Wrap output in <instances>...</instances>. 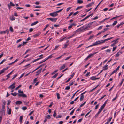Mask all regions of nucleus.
Instances as JSON below:
<instances>
[{
  "label": "nucleus",
  "instance_id": "nucleus-1",
  "mask_svg": "<svg viewBox=\"0 0 124 124\" xmlns=\"http://www.w3.org/2000/svg\"><path fill=\"white\" fill-rule=\"evenodd\" d=\"M113 38V37H111L109 38H108L107 39L104 40H99L93 43L94 46L96 45L101 44L103 43H105L106 41L110 40Z\"/></svg>",
  "mask_w": 124,
  "mask_h": 124
},
{
  "label": "nucleus",
  "instance_id": "nucleus-13",
  "mask_svg": "<svg viewBox=\"0 0 124 124\" xmlns=\"http://www.w3.org/2000/svg\"><path fill=\"white\" fill-rule=\"evenodd\" d=\"M119 39V38H117L116 40H113L111 41V42H114L115 44H116L118 42V41L117 40Z\"/></svg>",
  "mask_w": 124,
  "mask_h": 124
},
{
  "label": "nucleus",
  "instance_id": "nucleus-56",
  "mask_svg": "<svg viewBox=\"0 0 124 124\" xmlns=\"http://www.w3.org/2000/svg\"><path fill=\"white\" fill-rule=\"evenodd\" d=\"M49 26V25L48 24H47L46 25V26L45 27V28L43 29V30L45 31L47 27L48 26Z\"/></svg>",
  "mask_w": 124,
  "mask_h": 124
},
{
  "label": "nucleus",
  "instance_id": "nucleus-34",
  "mask_svg": "<svg viewBox=\"0 0 124 124\" xmlns=\"http://www.w3.org/2000/svg\"><path fill=\"white\" fill-rule=\"evenodd\" d=\"M117 21H115L114 23H113V24H112V25L113 26H114L115 25H116V23H117Z\"/></svg>",
  "mask_w": 124,
  "mask_h": 124
},
{
  "label": "nucleus",
  "instance_id": "nucleus-44",
  "mask_svg": "<svg viewBox=\"0 0 124 124\" xmlns=\"http://www.w3.org/2000/svg\"><path fill=\"white\" fill-rule=\"evenodd\" d=\"M62 117V116L61 115H59L58 116H57L56 117V118H61Z\"/></svg>",
  "mask_w": 124,
  "mask_h": 124
},
{
  "label": "nucleus",
  "instance_id": "nucleus-5",
  "mask_svg": "<svg viewBox=\"0 0 124 124\" xmlns=\"http://www.w3.org/2000/svg\"><path fill=\"white\" fill-rule=\"evenodd\" d=\"M49 15L51 16L54 17H55L57 16L58 15V14L56 12H55L52 13H50L49 14Z\"/></svg>",
  "mask_w": 124,
  "mask_h": 124
},
{
  "label": "nucleus",
  "instance_id": "nucleus-64",
  "mask_svg": "<svg viewBox=\"0 0 124 124\" xmlns=\"http://www.w3.org/2000/svg\"><path fill=\"white\" fill-rule=\"evenodd\" d=\"M102 26H100V27H99L97 29V30H100V29H102Z\"/></svg>",
  "mask_w": 124,
  "mask_h": 124
},
{
  "label": "nucleus",
  "instance_id": "nucleus-31",
  "mask_svg": "<svg viewBox=\"0 0 124 124\" xmlns=\"http://www.w3.org/2000/svg\"><path fill=\"white\" fill-rule=\"evenodd\" d=\"M57 98L58 99H59L60 98V94L58 93H56Z\"/></svg>",
  "mask_w": 124,
  "mask_h": 124
},
{
  "label": "nucleus",
  "instance_id": "nucleus-10",
  "mask_svg": "<svg viewBox=\"0 0 124 124\" xmlns=\"http://www.w3.org/2000/svg\"><path fill=\"white\" fill-rule=\"evenodd\" d=\"M41 34V33L40 32H39L36 34H34L33 35V37H38L39 35H40Z\"/></svg>",
  "mask_w": 124,
  "mask_h": 124
},
{
  "label": "nucleus",
  "instance_id": "nucleus-6",
  "mask_svg": "<svg viewBox=\"0 0 124 124\" xmlns=\"http://www.w3.org/2000/svg\"><path fill=\"white\" fill-rule=\"evenodd\" d=\"M9 67H7L6 68H3L1 71H0V75L3 73L5 71L7 70Z\"/></svg>",
  "mask_w": 124,
  "mask_h": 124
},
{
  "label": "nucleus",
  "instance_id": "nucleus-28",
  "mask_svg": "<svg viewBox=\"0 0 124 124\" xmlns=\"http://www.w3.org/2000/svg\"><path fill=\"white\" fill-rule=\"evenodd\" d=\"M70 88V86H68L67 87H66L65 89V90H69Z\"/></svg>",
  "mask_w": 124,
  "mask_h": 124
},
{
  "label": "nucleus",
  "instance_id": "nucleus-27",
  "mask_svg": "<svg viewBox=\"0 0 124 124\" xmlns=\"http://www.w3.org/2000/svg\"><path fill=\"white\" fill-rule=\"evenodd\" d=\"M58 71V70H55V71H54L53 72H52L51 73V75H52L53 74H55Z\"/></svg>",
  "mask_w": 124,
  "mask_h": 124
},
{
  "label": "nucleus",
  "instance_id": "nucleus-24",
  "mask_svg": "<svg viewBox=\"0 0 124 124\" xmlns=\"http://www.w3.org/2000/svg\"><path fill=\"white\" fill-rule=\"evenodd\" d=\"M6 33V31H2L0 32V34H5Z\"/></svg>",
  "mask_w": 124,
  "mask_h": 124
},
{
  "label": "nucleus",
  "instance_id": "nucleus-7",
  "mask_svg": "<svg viewBox=\"0 0 124 124\" xmlns=\"http://www.w3.org/2000/svg\"><path fill=\"white\" fill-rule=\"evenodd\" d=\"M47 19L49 20L52 21L54 22H56L57 20V18H48Z\"/></svg>",
  "mask_w": 124,
  "mask_h": 124
},
{
  "label": "nucleus",
  "instance_id": "nucleus-49",
  "mask_svg": "<svg viewBox=\"0 0 124 124\" xmlns=\"http://www.w3.org/2000/svg\"><path fill=\"white\" fill-rule=\"evenodd\" d=\"M24 104H25V105H27L29 103L28 102H26V101H24L23 102Z\"/></svg>",
  "mask_w": 124,
  "mask_h": 124
},
{
  "label": "nucleus",
  "instance_id": "nucleus-54",
  "mask_svg": "<svg viewBox=\"0 0 124 124\" xmlns=\"http://www.w3.org/2000/svg\"><path fill=\"white\" fill-rule=\"evenodd\" d=\"M92 110H90L89 112L87 113V114L85 115V117H86L91 111Z\"/></svg>",
  "mask_w": 124,
  "mask_h": 124
},
{
  "label": "nucleus",
  "instance_id": "nucleus-39",
  "mask_svg": "<svg viewBox=\"0 0 124 124\" xmlns=\"http://www.w3.org/2000/svg\"><path fill=\"white\" fill-rule=\"evenodd\" d=\"M3 110H2L0 111V116H2L3 115Z\"/></svg>",
  "mask_w": 124,
  "mask_h": 124
},
{
  "label": "nucleus",
  "instance_id": "nucleus-48",
  "mask_svg": "<svg viewBox=\"0 0 124 124\" xmlns=\"http://www.w3.org/2000/svg\"><path fill=\"white\" fill-rule=\"evenodd\" d=\"M94 36V35H92L89 38V39H88V40H89L92 39L93 38V37Z\"/></svg>",
  "mask_w": 124,
  "mask_h": 124
},
{
  "label": "nucleus",
  "instance_id": "nucleus-18",
  "mask_svg": "<svg viewBox=\"0 0 124 124\" xmlns=\"http://www.w3.org/2000/svg\"><path fill=\"white\" fill-rule=\"evenodd\" d=\"M22 103V102L21 101H16V105H17L18 104H21Z\"/></svg>",
  "mask_w": 124,
  "mask_h": 124
},
{
  "label": "nucleus",
  "instance_id": "nucleus-14",
  "mask_svg": "<svg viewBox=\"0 0 124 124\" xmlns=\"http://www.w3.org/2000/svg\"><path fill=\"white\" fill-rule=\"evenodd\" d=\"M42 70V69L41 68H40L38 71H37L36 72V73H37V74L36 75L37 76L41 72Z\"/></svg>",
  "mask_w": 124,
  "mask_h": 124
},
{
  "label": "nucleus",
  "instance_id": "nucleus-61",
  "mask_svg": "<svg viewBox=\"0 0 124 124\" xmlns=\"http://www.w3.org/2000/svg\"><path fill=\"white\" fill-rule=\"evenodd\" d=\"M75 73H73V74L71 75V77L70 78L71 79H72L73 77L74 76Z\"/></svg>",
  "mask_w": 124,
  "mask_h": 124
},
{
  "label": "nucleus",
  "instance_id": "nucleus-23",
  "mask_svg": "<svg viewBox=\"0 0 124 124\" xmlns=\"http://www.w3.org/2000/svg\"><path fill=\"white\" fill-rule=\"evenodd\" d=\"M96 77L95 76H93L90 78V79H91L92 80H95V78Z\"/></svg>",
  "mask_w": 124,
  "mask_h": 124
},
{
  "label": "nucleus",
  "instance_id": "nucleus-51",
  "mask_svg": "<svg viewBox=\"0 0 124 124\" xmlns=\"http://www.w3.org/2000/svg\"><path fill=\"white\" fill-rule=\"evenodd\" d=\"M75 111V109H74L70 113V115H72V114L74 113Z\"/></svg>",
  "mask_w": 124,
  "mask_h": 124
},
{
  "label": "nucleus",
  "instance_id": "nucleus-57",
  "mask_svg": "<svg viewBox=\"0 0 124 124\" xmlns=\"http://www.w3.org/2000/svg\"><path fill=\"white\" fill-rule=\"evenodd\" d=\"M11 102V101L10 100H8V103L7 104V105L8 106L10 104Z\"/></svg>",
  "mask_w": 124,
  "mask_h": 124
},
{
  "label": "nucleus",
  "instance_id": "nucleus-9",
  "mask_svg": "<svg viewBox=\"0 0 124 124\" xmlns=\"http://www.w3.org/2000/svg\"><path fill=\"white\" fill-rule=\"evenodd\" d=\"M122 52L121 51H119L116 54L115 57H118L119 55L122 53Z\"/></svg>",
  "mask_w": 124,
  "mask_h": 124
},
{
  "label": "nucleus",
  "instance_id": "nucleus-46",
  "mask_svg": "<svg viewBox=\"0 0 124 124\" xmlns=\"http://www.w3.org/2000/svg\"><path fill=\"white\" fill-rule=\"evenodd\" d=\"M79 90H78L73 95V96H72V97L71 98V99H73L74 97V96H75L76 94L78 92V91H79Z\"/></svg>",
  "mask_w": 124,
  "mask_h": 124
},
{
  "label": "nucleus",
  "instance_id": "nucleus-47",
  "mask_svg": "<svg viewBox=\"0 0 124 124\" xmlns=\"http://www.w3.org/2000/svg\"><path fill=\"white\" fill-rule=\"evenodd\" d=\"M18 93H23V92L21 91V89L19 90L18 91Z\"/></svg>",
  "mask_w": 124,
  "mask_h": 124
},
{
  "label": "nucleus",
  "instance_id": "nucleus-58",
  "mask_svg": "<svg viewBox=\"0 0 124 124\" xmlns=\"http://www.w3.org/2000/svg\"><path fill=\"white\" fill-rule=\"evenodd\" d=\"M79 12L78 11H77L76 12L74 13L73 14V16H75L79 13Z\"/></svg>",
  "mask_w": 124,
  "mask_h": 124
},
{
  "label": "nucleus",
  "instance_id": "nucleus-26",
  "mask_svg": "<svg viewBox=\"0 0 124 124\" xmlns=\"http://www.w3.org/2000/svg\"><path fill=\"white\" fill-rule=\"evenodd\" d=\"M93 13H92V14L88 15L87 16H86L85 17V20L87 18L89 17L90 16H91L92 15H93Z\"/></svg>",
  "mask_w": 124,
  "mask_h": 124
},
{
  "label": "nucleus",
  "instance_id": "nucleus-59",
  "mask_svg": "<svg viewBox=\"0 0 124 124\" xmlns=\"http://www.w3.org/2000/svg\"><path fill=\"white\" fill-rule=\"evenodd\" d=\"M37 78H36L34 79V81L33 84L35 83L36 82V81H37Z\"/></svg>",
  "mask_w": 124,
  "mask_h": 124
},
{
  "label": "nucleus",
  "instance_id": "nucleus-42",
  "mask_svg": "<svg viewBox=\"0 0 124 124\" xmlns=\"http://www.w3.org/2000/svg\"><path fill=\"white\" fill-rule=\"evenodd\" d=\"M108 46H105L102 48H101V50H103L106 48H108Z\"/></svg>",
  "mask_w": 124,
  "mask_h": 124
},
{
  "label": "nucleus",
  "instance_id": "nucleus-22",
  "mask_svg": "<svg viewBox=\"0 0 124 124\" xmlns=\"http://www.w3.org/2000/svg\"><path fill=\"white\" fill-rule=\"evenodd\" d=\"M56 116V111L55 110H54V114L53 115V116L54 117H55Z\"/></svg>",
  "mask_w": 124,
  "mask_h": 124
},
{
  "label": "nucleus",
  "instance_id": "nucleus-8",
  "mask_svg": "<svg viewBox=\"0 0 124 124\" xmlns=\"http://www.w3.org/2000/svg\"><path fill=\"white\" fill-rule=\"evenodd\" d=\"M97 53L98 52H96L93 53L92 54H90L88 56L89 58H90L91 57H93L95 54Z\"/></svg>",
  "mask_w": 124,
  "mask_h": 124
},
{
  "label": "nucleus",
  "instance_id": "nucleus-32",
  "mask_svg": "<svg viewBox=\"0 0 124 124\" xmlns=\"http://www.w3.org/2000/svg\"><path fill=\"white\" fill-rule=\"evenodd\" d=\"M58 73L56 74H55L54 75L53 77L52 78H55L58 75Z\"/></svg>",
  "mask_w": 124,
  "mask_h": 124
},
{
  "label": "nucleus",
  "instance_id": "nucleus-17",
  "mask_svg": "<svg viewBox=\"0 0 124 124\" xmlns=\"http://www.w3.org/2000/svg\"><path fill=\"white\" fill-rule=\"evenodd\" d=\"M83 1L81 0H77V3L79 4H81L83 3Z\"/></svg>",
  "mask_w": 124,
  "mask_h": 124
},
{
  "label": "nucleus",
  "instance_id": "nucleus-12",
  "mask_svg": "<svg viewBox=\"0 0 124 124\" xmlns=\"http://www.w3.org/2000/svg\"><path fill=\"white\" fill-rule=\"evenodd\" d=\"M108 66V65L107 64H106L104 67H103V70H107L108 69V68L107 67Z\"/></svg>",
  "mask_w": 124,
  "mask_h": 124
},
{
  "label": "nucleus",
  "instance_id": "nucleus-3",
  "mask_svg": "<svg viewBox=\"0 0 124 124\" xmlns=\"http://www.w3.org/2000/svg\"><path fill=\"white\" fill-rule=\"evenodd\" d=\"M85 31V29L84 28V26H83L82 27H81L77 30L76 31V32H83Z\"/></svg>",
  "mask_w": 124,
  "mask_h": 124
},
{
  "label": "nucleus",
  "instance_id": "nucleus-30",
  "mask_svg": "<svg viewBox=\"0 0 124 124\" xmlns=\"http://www.w3.org/2000/svg\"><path fill=\"white\" fill-rule=\"evenodd\" d=\"M46 118L48 119H50L51 118L50 116V115H48L47 116H45Z\"/></svg>",
  "mask_w": 124,
  "mask_h": 124
},
{
  "label": "nucleus",
  "instance_id": "nucleus-33",
  "mask_svg": "<svg viewBox=\"0 0 124 124\" xmlns=\"http://www.w3.org/2000/svg\"><path fill=\"white\" fill-rule=\"evenodd\" d=\"M9 5L11 6H14L15 5V4H13L12 2H10Z\"/></svg>",
  "mask_w": 124,
  "mask_h": 124
},
{
  "label": "nucleus",
  "instance_id": "nucleus-19",
  "mask_svg": "<svg viewBox=\"0 0 124 124\" xmlns=\"http://www.w3.org/2000/svg\"><path fill=\"white\" fill-rule=\"evenodd\" d=\"M22 120H23V116H20V119H19V121L20 123H22Z\"/></svg>",
  "mask_w": 124,
  "mask_h": 124
},
{
  "label": "nucleus",
  "instance_id": "nucleus-45",
  "mask_svg": "<svg viewBox=\"0 0 124 124\" xmlns=\"http://www.w3.org/2000/svg\"><path fill=\"white\" fill-rule=\"evenodd\" d=\"M6 59H4L0 63V65L2 64L4 62L6 61Z\"/></svg>",
  "mask_w": 124,
  "mask_h": 124
},
{
  "label": "nucleus",
  "instance_id": "nucleus-16",
  "mask_svg": "<svg viewBox=\"0 0 124 124\" xmlns=\"http://www.w3.org/2000/svg\"><path fill=\"white\" fill-rule=\"evenodd\" d=\"M38 21H36V22H35L33 23H32L31 24V26H33L34 25L36 24H37L38 23Z\"/></svg>",
  "mask_w": 124,
  "mask_h": 124
},
{
  "label": "nucleus",
  "instance_id": "nucleus-52",
  "mask_svg": "<svg viewBox=\"0 0 124 124\" xmlns=\"http://www.w3.org/2000/svg\"><path fill=\"white\" fill-rule=\"evenodd\" d=\"M75 82V81H73L72 82V83H70L69 85V86H71L73 85L74 84V83Z\"/></svg>",
  "mask_w": 124,
  "mask_h": 124
},
{
  "label": "nucleus",
  "instance_id": "nucleus-11",
  "mask_svg": "<svg viewBox=\"0 0 124 124\" xmlns=\"http://www.w3.org/2000/svg\"><path fill=\"white\" fill-rule=\"evenodd\" d=\"M15 18L14 17L13 15H12L11 16H10V19L11 21L14 20H15Z\"/></svg>",
  "mask_w": 124,
  "mask_h": 124
},
{
  "label": "nucleus",
  "instance_id": "nucleus-43",
  "mask_svg": "<svg viewBox=\"0 0 124 124\" xmlns=\"http://www.w3.org/2000/svg\"><path fill=\"white\" fill-rule=\"evenodd\" d=\"M84 28L85 29V30H86V29L89 28L87 26V25H84Z\"/></svg>",
  "mask_w": 124,
  "mask_h": 124
},
{
  "label": "nucleus",
  "instance_id": "nucleus-15",
  "mask_svg": "<svg viewBox=\"0 0 124 124\" xmlns=\"http://www.w3.org/2000/svg\"><path fill=\"white\" fill-rule=\"evenodd\" d=\"M94 2H91V3H89V4H88L87 5H86V7H89L91 6L92 5L94 4Z\"/></svg>",
  "mask_w": 124,
  "mask_h": 124
},
{
  "label": "nucleus",
  "instance_id": "nucleus-60",
  "mask_svg": "<svg viewBox=\"0 0 124 124\" xmlns=\"http://www.w3.org/2000/svg\"><path fill=\"white\" fill-rule=\"evenodd\" d=\"M17 76V74H16L15 75H14L13 77L12 78V79H14Z\"/></svg>",
  "mask_w": 124,
  "mask_h": 124
},
{
  "label": "nucleus",
  "instance_id": "nucleus-62",
  "mask_svg": "<svg viewBox=\"0 0 124 124\" xmlns=\"http://www.w3.org/2000/svg\"><path fill=\"white\" fill-rule=\"evenodd\" d=\"M10 31L11 32H13V29L12 27H10Z\"/></svg>",
  "mask_w": 124,
  "mask_h": 124
},
{
  "label": "nucleus",
  "instance_id": "nucleus-20",
  "mask_svg": "<svg viewBox=\"0 0 124 124\" xmlns=\"http://www.w3.org/2000/svg\"><path fill=\"white\" fill-rule=\"evenodd\" d=\"M65 67V64H63V65L61 66V67L60 68V70H61L63 69H64Z\"/></svg>",
  "mask_w": 124,
  "mask_h": 124
},
{
  "label": "nucleus",
  "instance_id": "nucleus-55",
  "mask_svg": "<svg viewBox=\"0 0 124 124\" xmlns=\"http://www.w3.org/2000/svg\"><path fill=\"white\" fill-rule=\"evenodd\" d=\"M23 9V8H22L19 7H16V9L17 10L22 9Z\"/></svg>",
  "mask_w": 124,
  "mask_h": 124
},
{
  "label": "nucleus",
  "instance_id": "nucleus-53",
  "mask_svg": "<svg viewBox=\"0 0 124 124\" xmlns=\"http://www.w3.org/2000/svg\"><path fill=\"white\" fill-rule=\"evenodd\" d=\"M21 86V85H19V86H18V87H16V89H15V90H17L18 88H20Z\"/></svg>",
  "mask_w": 124,
  "mask_h": 124
},
{
  "label": "nucleus",
  "instance_id": "nucleus-25",
  "mask_svg": "<svg viewBox=\"0 0 124 124\" xmlns=\"http://www.w3.org/2000/svg\"><path fill=\"white\" fill-rule=\"evenodd\" d=\"M73 12H71L70 14H69L68 17H67V19H69V17L72 14H73Z\"/></svg>",
  "mask_w": 124,
  "mask_h": 124
},
{
  "label": "nucleus",
  "instance_id": "nucleus-40",
  "mask_svg": "<svg viewBox=\"0 0 124 124\" xmlns=\"http://www.w3.org/2000/svg\"><path fill=\"white\" fill-rule=\"evenodd\" d=\"M30 50L29 49H27L25 53L23 54V55H24L26 54Z\"/></svg>",
  "mask_w": 124,
  "mask_h": 124
},
{
  "label": "nucleus",
  "instance_id": "nucleus-29",
  "mask_svg": "<svg viewBox=\"0 0 124 124\" xmlns=\"http://www.w3.org/2000/svg\"><path fill=\"white\" fill-rule=\"evenodd\" d=\"M11 108H10L8 111V115H10L11 114Z\"/></svg>",
  "mask_w": 124,
  "mask_h": 124
},
{
  "label": "nucleus",
  "instance_id": "nucleus-37",
  "mask_svg": "<svg viewBox=\"0 0 124 124\" xmlns=\"http://www.w3.org/2000/svg\"><path fill=\"white\" fill-rule=\"evenodd\" d=\"M117 71L116 70H115L114 71H113V72H112V73L111 74L110 76L112 75L114 73H116Z\"/></svg>",
  "mask_w": 124,
  "mask_h": 124
},
{
  "label": "nucleus",
  "instance_id": "nucleus-50",
  "mask_svg": "<svg viewBox=\"0 0 124 124\" xmlns=\"http://www.w3.org/2000/svg\"><path fill=\"white\" fill-rule=\"evenodd\" d=\"M86 101H85L83 103L81 104L80 105V107H82L86 103Z\"/></svg>",
  "mask_w": 124,
  "mask_h": 124
},
{
  "label": "nucleus",
  "instance_id": "nucleus-35",
  "mask_svg": "<svg viewBox=\"0 0 124 124\" xmlns=\"http://www.w3.org/2000/svg\"><path fill=\"white\" fill-rule=\"evenodd\" d=\"M82 7H83L82 6H80L78 7L77 8H76V10H78V9H79L80 8H81Z\"/></svg>",
  "mask_w": 124,
  "mask_h": 124
},
{
  "label": "nucleus",
  "instance_id": "nucleus-63",
  "mask_svg": "<svg viewBox=\"0 0 124 124\" xmlns=\"http://www.w3.org/2000/svg\"><path fill=\"white\" fill-rule=\"evenodd\" d=\"M117 47V46L113 47V51H114L116 49Z\"/></svg>",
  "mask_w": 124,
  "mask_h": 124
},
{
  "label": "nucleus",
  "instance_id": "nucleus-4",
  "mask_svg": "<svg viewBox=\"0 0 124 124\" xmlns=\"http://www.w3.org/2000/svg\"><path fill=\"white\" fill-rule=\"evenodd\" d=\"M16 83L15 82H14L13 84L9 86L8 87V89L11 88L12 89H14L15 86V85L16 84Z\"/></svg>",
  "mask_w": 124,
  "mask_h": 124
},
{
  "label": "nucleus",
  "instance_id": "nucleus-2",
  "mask_svg": "<svg viewBox=\"0 0 124 124\" xmlns=\"http://www.w3.org/2000/svg\"><path fill=\"white\" fill-rule=\"evenodd\" d=\"M11 94L14 96H16L18 94V96L19 97H27V96L26 94L24 93L20 94V93H18L16 92H15L12 93Z\"/></svg>",
  "mask_w": 124,
  "mask_h": 124
},
{
  "label": "nucleus",
  "instance_id": "nucleus-41",
  "mask_svg": "<svg viewBox=\"0 0 124 124\" xmlns=\"http://www.w3.org/2000/svg\"><path fill=\"white\" fill-rule=\"evenodd\" d=\"M105 106L103 104L101 106L100 108L103 109Z\"/></svg>",
  "mask_w": 124,
  "mask_h": 124
},
{
  "label": "nucleus",
  "instance_id": "nucleus-38",
  "mask_svg": "<svg viewBox=\"0 0 124 124\" xmlns=\"http://www.w3.org/2000/svg\"><path fill=\"white\" fill-rule=\"evenodd\" d=\"M112 117L110 118L108 120H107V121L106 122H108V123L109 122H110L111 121V120L112 119Z\"/></svg>",
  "mask_w": 124,
  "mask_h": 124
},
{
  "label": "nucleus",
  "instance_id": "nucleus-36",
  "mask_svg": "<svg viewBox=\"0 0 124 124\" xmlns=\"http://www.w3.org/2000/svg\"><path fill=\"white\" fill-rule=\"evenodd\" d=\"M27 109V108L26 107H23L22 108V109L24 110H25L26 109Z\"/></svg>",
  "mask_w": 124,
  "mask_h": 124
},
{
  "label": "nucleus",
  "instance_id": "nucleus-21",
  "mask_svg": "<svg viewBox=\"0 0 124 124\" xmlns=\"http://www.w3.org/2000/svg\"><path fill=\"white\" fill-rule=\"evenodd\" d=\"M81 96L80 98V101H82L84 98V95H81V94L80 95Z\"/></svg>",
  "mask_w": 124,
  "mask_h": 124
}]
</instances>
